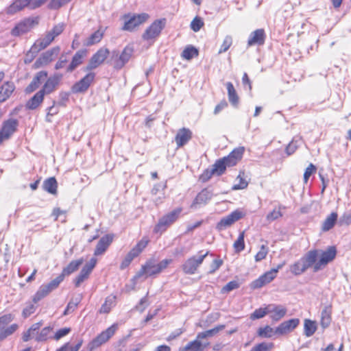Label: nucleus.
<instances>
[{"label": "nucleus", "mask_w": 351, "mask_h": 351, "mask_svg": "<svg viewBox=\"0 0 351 351\" xmlns=\"http://www.w3.org/2000/svg\"><path fill=\"white\" fill-rule=\"evenodd\" d=\"M300 324V319L298 318L291 319L282 322L275 329L277 335H282L287 334L294 330Z\"/></svg>", "instance_id": "aec40b11"}, {"label": "nucleus", "mask_w": 351, "mask_h": 351, "mask_svg": "<svg viewBox=\"0 0 351 351\" xmlns=\"http://www.w3.org/2000/svg\"><path fill=\"white\" fill-rule=\"evenodd\" d=\"M166 25V19H160L154 21L145 31L142 38L145 40H152L157 38Z\"/></svg>", "instance_id": "0eeeda50"}, {"label": "nucleus", "mask_w": 351, "mask_h": 351, "mask_svg": "<svg viewBox=\"0 0 351 351\" xmlns=\"http://www.w3.org/2000/svg\"><path fill=\"white\" fill-rule=\"evenodd\" d=\"M213 193L208 189H204L196 196L191 205L192 208H197L198 205L206 204L213 197Z\"/></svg>", "instance_id": "4be33fe9"}, {"label": "nucleus", "mask_w": 351, "mask_h": 351, "mask_svg": "<svg viewBox=\"0 0 351 351\" xmlns=\"http://www.w3.org/2000/svg\"><path fill=\"white\" fill-rule=\"evenodd\" d=\"M244 238H245V232H241L237 239L234 241L233 244V247L234 249L235 252L239 253L240 252L243 251L245 248V242H244Z\"/></svg>", "instance_id": "a18cd8bd"}, {"label": "nucleus", "mask_w": 351, "mask_h": 351, "mask_svg": "<svg viewBox=\"0 0 351 351\" xmlns=\"http://www.w3.org/2000/svg\"><path fill=\"white\" fill-rule=\"evenodd\" d=\"M191 138L192 132L189 128H182L178 130L175 137V141L178 147H181L186 145Z\"/></svg>", "instance_id": "b1692460"}, {"label": "nucleus", "mask_w": 351, "mask_h": 351, "mask_svg": "<svg viewBox=\"0 0 351 351\" xmlns=\"http://www.w3.org/2000/svg\"><path fill=\"white\" fill-rule=\"evenodd\" d=\"M95 74L94 73H88L79 82L75 83L71 87L73 93H81L86 92L94 81Z\"/></svg>", "instance_id": "dca6fc26"}, {"label": "nucleus", "mask_w": 351, "mask_h": 351, "mask_svg": "<svg viewBox=\"0 0 351 351\" xmlns=\"http://www.w3.org/2000/svg\"><path fill=\"white\" fill-rule=\"evenodd\" d=\"M42 326L41 322H38L32 324L31 327L25 332H24L23 335V340L24 341H28L30 339L33 337H36V335H37L38 333V330Z\"/></svg>", "instance_id": "f704fd0d"}, {"label": "nucleus", "mask_w": 351, "mask_h": 351, "mask_svg": "<svg viewBox=\"0 0 351 351\" xmlns=\"http://www.w3.org/2000/svg\"><path fill=\"white\" fill-rule=\"evenodd\" d=\"M65 26L66 25L64 23H60L54 25L53 27L49 31L53 34V36L56 38L63 32Z\"/></svg>", "instance_id": "338daca9"}, {"label": "nucleus", "mask_w": 351, "mask_h": 351, "mask_svg": "<svg viewBox=\"0 0 351 351\" xmlns=\"http://www.w3.org/2000/svg\"><path fill=\"white\" fill-rule=\"evenodd\" d=\"M18 125V121L14 119H10L3 122L0 131V144L3 141L10 138V136L16 132Z\"/></svg>", "instance_id": "2eb2a0df"}, {"label": "nucleus", "mask_w": 351, "mask_h": 351, "mask_svg": "<svg viewBox=\"0 0 351 351\" xmlns=\"http://www.w3.org/2000/svg\"><path fill=\"white\" fill-rule=\"evenodd\" d=\"M318 253L317 250H310L300 258L307 269L312 266L314 267L315 264L317 262Z\"/></svg>", "instance_id": "c85d7f7f"}, {"label": "nucleus", "mask_w": 351, "mask_h": 351, "mask_svg": "<svg viewBox=\"0 0 351 351\" xmlns=\"http://www.w3.org/2000/svg\"><path fill=\"white\" fill-rule=\"evenodd\" d=\"M317 330V323L309 319H305L304 322V334L306 337H311Z\"/></svg>", "instance_id": "4c0bfd02"}, {"label": "nucleus", "mask_w": 351, "mask_h": 351, "mask_svg": "<svg viewBox=\"0 0 351 351\" xmlns=\"http://www.w3.org/2000/svg\"><path fill=\"white\" fill-rule=\"evenodd\" d=\"M228 99L234 107H237L239 103V98L232 82L226 83Z\"/></svg>", "instance_id": "473e14b6"}, {"label": "nucleus", "mask_w": 351, "mask_h": 351, "mask_svg": "<svg viewBox=\"0 0 351 351\" xmlns=\"http://www.w3.org/2000/svg\"><path fill=\"white\" fill-rule=\"evenodd\" d=\"M268 252V247L265 245H262L260 248V250L255 255V261L256 262H258L264 259L266 257Z\"/></svg>", "instance_id": "0e129e2a"}, {"label": "nucleus", "mask_w": 351, "mask_h": 351, "mask_svg": "<svg viewBox=\"0 0 351 351\" xmlns=\"http://www.w3.org/2000/svg\"><path fill=\"white\" fill-rule=\"evenodd\" d=\"M58 106H58V105L56 106V102L53 101V105L47 109V113L46 120L47 121L51 122V120L49 119V117H52L58 113V112H59Z\"/></svg>", "instance_id": "774afa93"}, {"label": "nucleus", "mask_w": 351, "mask_h": 351, "mask_svg": "<svg viewBox=\"0 0 351 351\" xmlns=\"http://www.w3.org/2000/svg\"><path fill=\"white\" fill-rule=\"evenodd\" d=\"M245 148L243 147H239L235 148L230 154V158L234 159V162H238L243 157Z\"/></svg>", "instance_id": "5fc2aeb1"}, {"label": "nucleus", "mask_w": 351, "mask_h": 351, "mask_svg": "<svg viewBox=\"0 0 351 351\" xmlns=\"http://www.w3.org/2000/svg\"><path fill=\"white\" fill-rule=\"evenodd\" d=\"M103 36L104 32L100 29L97 30L84 41V45L89 47L95 45L101 41Z\"/></svg>", "instance_id": "72a5a7b5"}, {"label": "nucleus", "mask_w": 351, "mask_h": 351, "mask_svg": "<svg viewBox=\"0 0 351 351\" xmlns=\"http://www.w3.org/2000/svg\"><path fill=\"white\" fill-rule=\"evenodd\" d=\"M116 296L110 295L108 296L104 303L101 305L99 313H108L111 308L115 306Z\"/></svg>", "instance_id": "58836bf2"}, {"label": "nucleus", "mask_w": 351, "mask_h": 351, "mask_svg": "<svg viewBox=\"0 0 351 351\" xmlns=\"http://www.w3.org/2000/svg\"><path fill=\"white\" fill-rule=\"evenodd\" d=\"M70 332H71L70 328H62L58 330L55 332L54 335L53 337H51V338L58 341V340L60 339L61 338L66 336Z\"/></svg>", "instance_id": "69168bd1"}, {"label": "nucleus", "mask_w": 351, "mask_h": 351, "mask_svg": "<svg viewBox=\"0 0 351 351\" xmlns=\"http://www.w3.org/2000/svg\"><path fill=\"white\" fill-rule=\"evenodd\" d=\"M337 217L338 215L337 213L333 212L330 213L322 223V230L328 231L330 230L335 226Z\"/></svg>", "instance_id": "a19ab883"}, {"label": "nucleus", "mask_w": 351, "mask_h": 351, "mask_svg": "<svg viewBox=\"0 0 351 351\" xmlns=\"http://www.w3.org/2000/svg\"><path fill=\"white\" fill-rule=\"evenodd\" d=\"M134 52L133 47L126 46L120 53L118 51H113L111 55V62L117 69H121L130 60Z\"/></svg>", "instance_id": "39448f33"}, {"label": "nucleus", "mask_w": 351, "mask_h": 351, "mask_svg": "<svg viewBox=\"0 0 351 351\" xmlns=\"http://www.w3.org/2000/svg\"><path fill=\"white\" fill-rule=\"evenodd\" d=\"M53 330V328L51 326H47L43 328L40 332L36 335V340L37 341H46L49 337Z\"/></svg>", "instance_id": "c03bdc74"}, {"label": "nucleus", "mask_w": 351, "mask_h": 351, "mask_svg": "<svg viewBox=\"0 0 351 351\" xmlns=\"http://www.w3.org/2000/svg\"><path fill=\"white\" fill-rule=\"evenodd\" d=\"M226 165L223 159H220L213 165L212 170L214 172V173H216L218 176L221 175L223 173L226 169Z\"/></svg>", "instance_id": "8fccbe9b"}, {"label": "nucleus", "mask_w": 351, "mask_h": 351, "mask_svg": "<svg viewBox=\"0 0 351 351\" xmlns=\"http://www.w3.org/2000/svg\"><path fill=\"white\" fill-rule=\"evenodd\" d=\"M267 311V306L264 308H259L256 309L250 315V319L254 320L263 318L268 314Z\"/></svg>", "instance_id": "4d7b16f0"}, {"label": "nucleus", "mask_w": 351, "mask_h": 351, "mask_svg": "<svg viewBox=\"0 0 351 351\" xmlns=\"http://www.w3.org/2000/svg\"><path fill=\"white\" fill-rule=\"evenodd\" d=\"M55 38H56L53 36L50 31H48L44 34L43 37L36 40L34 45L31 47L30 49L27 53V59L29 58L28 62H31L32 59L40 51L49 46Z\"/></svg>", "instance_id": "f03ea898"}, {"label": "nucleus", "mask_w": 351, "mask_h": 351, "mask_svg": "<svg viewBox=\"0 0 351 351\" xmlns=\"http://www.w3.org/2000/svg\"><path fill=\"white\" fill-rule=\"evenodd\" d=\"M269 315L270 319L273 322H278L282 319L287 314V309L285 306L280 304H270L267 305V311Z\"/></svg>", "instance_id": "f3484780"}, {"label": "nucleus", "mask_w": 351, "mask_h": 351, "mask_svg": "<svg viewBox=\"0 0 351 351\" xmlns=\"http://www.w3.org/2000/svg\"><path fill=\"white\" fill-rule=\"evenodd\" d=\"M257 334L261 337L269 338L276 334V332L271 327L266 326L265 327L259 328L258 329Z\"/></svg>", "instance_id": "de8ad7c7"}, {"label": "nucleus", "mask_w": 351, "mask_h": 351, "mask_svg": "<svg viewBox=\"0 0 351 351\" xmlns=\"http://www.w3.org/2000/svg\"><path fill=\"white\" fill-rule=\"evenodd\" d=\"M117 329V325L113 324L101 332L90 343V349L94 350L107 342L114 335Z\"/></svg>", "instance_id": "ddd939ff"}, {"label": "nucleus", "mask_w": 351, "mask_h": 351, "mask_svg": "<svg viewBox=\"0 0 351 351\" xmlns=\"http://www.w3.org/2000/svg\"><path fill=\"white\" fill-rule=\"evenodd\" d=\"M62 77L61 74H55L49 77L40 90L44 95H49L56 90Z\"/></svg>", "instance_id": "6ab92c4d"}, {"label": "nucleus", "mask_w": 351, "mask_h": 351, "mask_svg": "<svg viewBox=\"0 0 351 351\" xmlns=\"http://www.w3.org/2000/svg\"><path fill=\"white\" fill-rule=\"evenodd\" d=\"M244 173H240L239 176H237L236 181L238 182L237 184H234L232 186L233 190H239V189H245L247 186V182L245 180V179L243 178Z\"/></svg>", "instance_id": "603ef678"}, {"label": "nucleus", "mask_w": 351, "mask_h": 351, "mask_svg": "<svg viewBox=\"0 0 351 351\" xmlns=\"http://www.w3.org/2000/svg\"><path fill=\"white\" fill-rule=\"evenodd\" d=\"M285 207L283 206H279L278 209L274 208L271 212L269 213L266 216V219L271 222L276 219H279L280 217H282V213L281 212V209H285Z\"/></svg>", "instance_id": "49530a36"}, {"label": "nucleus", "mask_w": 351, "mask_h": 351, "mask_svg": "<svg viewBox=\"0 0 351 351\" xmlns=\"http://www.w3.org/2000/svg\"><path fill=\"white\" fill-rule=\"evenodd\" d=\"M13 319L11 314L0 317V341L13 334L18 328L16 324L8 326Z\"/></svg>", "instance_id": "6e6552de"}, {"label": "nucleus", "mask_w": 351, "mask_h": 351, "mask_svg": "<svg viewBox=\"0 0 351 351\" xmlns=\"http://www.w3.org/2000/svg\"><path fill=\"white\" fill-rule=\"evenodd\" d=\"M274 346L273 343L263 342L254 346L252 351H269Z\"/></svg>", "instance_id": "6e6d98bb"}, {"label": "nucleus", "mask_w": 351, "mask_h": 351, "mask_svg": "<svg viewBox=\"0 0 351 351\" xmlns=\"http://www.w3.org/2000/svg\"><path fill=\"white\" fill-rule=\"evenodd\" d=\"M113 240V236L110 234H106L102 237L95 247L94 255L99 256L102 255L110 246Z\"/></svg>", "instance_id": "393cba45"}, {"label": "nucleus", "mask_w": 351, "mask_h": 351, "mask_svg": "<svg viewBox=\"0 0 351 351\" xmlns=\"http://www.w3.org/2000/svg\"><path fill=\"white\" fill-rule=\"evenodd\" d=\"M96 264L97 259L95 258H92L87 263L84 265L80 274L74 279L75 287H80L82 282L88 278L89 275L91 274L92 271L96 266Z\"/></svg>", "instance_id": "4468645a"}, {"label": "nucleus", "mask_w": 351, "mask_h": 351, "mask_svg": "<svg viewBox=\"0 0 351 351\" xmlns=\"http://www.w3.org/2000/svg\"><path fill=\"white\" fill-rule=\"evenodd\" d=\"M284 265L285 263L279 264L276 268L271 269V270L265 272L258 279L252 282V287L253 289H259L271 282L276 277L277 273L284 266Z\"/></svg>", "instance_id": "9b49d317"}, {"label": "nucleus", "mask_w": 351, "mask_h": 351, "mask_svg": "<svg viewBox=\"0 0 351 351\" xmlns=\"http://www.w3.org/2000/svg\"><path fill=\"white\" fill-rule=\"evenodd\" d=\"M45 95L39 90L26 104V108L29 110H35L43 101Z\"/></svg>", "instance_id": "c756f323"}, {"label": "nucleus", "mask_w": 351, "mask_h": 351, "mask_svg": "<svg viewBox=\"0 0 351 351\" xmlns=\"http://www.w3.org/2000/svg\"><path fill=\"white\" fill-rule=\"evenodd\" d=\"M64 280L62 276L59 275L55 279L52 280L49 283L45 285L49 291L51 293L53 290L57 289L59 285Z\"/></svg>", "instance_id": "864d4df0"}, {"label": "nucleus", "mask_w": 351, "mask_h": 351, "mask_svg": "<svg viewBox=\"0 0 351 351\" xmlns=\"http://www.w3.org/2000/svg\"><path fill=\"white\" fill-rule=\"evenodd\" d=\"M50 292L47 289V288L45 286V285H42L36 293L34 294L33 297V302L34 303L38 302L45 297H46L47 295H49Z\"/></svg>", "instance_id": "37998d69"}, {"label": "nucleus", "mask_w": 351, "mask_h": 351, "mask_svg": "<svg viewBox=\"0 0 351 351\" xmlns=\"http://www.w3.org/2000/svg\"><path fill=\"white\" fill-rule=\"evenodd\" d=\"M47 72L41 71L36 73L31 83L26 87L25 92L31 93L37 89L41 84V82L47 77Z\"/></svg>", "instance_id": "a878e982"}, {"label": "nucleus", "mask_w": 351, "mask_h": 351, "mask_svg": "<svg viewBox=\"0 0 351 351\" xmlns=\"http://www.w3.org/2000/svg\"><path fill=\"white\" fill-rule=\"evenodd\" d=\"M198 55V51L196 48L192 46H189L184 49L182 53V57L185 60H191L193 57Z\"/></svg>", "instance_id": "09e8293b"}, {"label": "nucleus", "mask_w": 351, "mask_h": 351, "mask_svg": "<svg viewBox=\"0 0 351 351\" xmlns=\"http://www.w3.org/2000/svg\"><path fill=\"white\" fill-rule=\"evenodd\" d=\"M181 212L182 208H178L164 215L160 219L158 224L154 228V231L156 232L165 231L167 227L174 223L178 219Z\"/></svg>", "instance_id": "9d476101"}, {"label": "nucleus", "mask_w": 351, "mask_h": 351, "mask_svg": "<svg viewBox=\"0 0 351 351\" xmlns=\"http://www.w3.org/2000/svg\"><path fill=\"white\" fill-rule=\"evenodd\" d=\"M148 18L149 15L146 13L134 15L128 21L125 22L123 29L124 30L132 31L136 27L145 22Z\"/></svg>", "instance_id": "412c9836"}, {"label": "nucleus", "mask_w": 351, "mask_h": 351, "mask_svg": "<svg viewBox=\"0 0 351 351\" xmlns=\"http://www.w3.org/2000/svg\"><path fill=\"white\" fill-rule=\"evenodd\" d=\"M45 191L51 194H56L58 184L55 178L51 177L46 179L43 184Z\"/></svg>", "instance_id": "c9c22d12"}, {"label": "nucleus", "mask_w": 351, "mask_h": 351, "mask_svg": "<svg viewBox=\"0 0 351 351\" xmlns=\"http://www.w3.org/2000/svg\"><path fill=\"white\" fill-rule=\"evenodd\" d=\"M84 261V260L83 258L71 261L66 267L63 268L62 273L60 275L62 276L63 278L66 276L71 275L79 269Z\"/></svg>", "instance_id": "cd10ccee"}, {"label": "nucleus", "mask_w": 351, "mask_h": 351, "mask_svg": "<svg viewBox=\"0 0 351 351\" xmlns=\"http://www.w3.org/2000/svg\"><path fill=\"white\" fill-rule=\"evenodd\" d=\"M85 49L77 51L73 56L71 64L67 67V72H72L83 62V58L86 56Z\"/></svg>", "instance_id": "bb28decb"}, {"label": "nucleus", "mask_w": 351, "mask_h": 351, "mask_svg": "<svg viewBox=\"0 0 351 351\" xmlns=\"http://www.w3.org/2000/svg\"><path fill=\"white\" fill-rule=\"evenodd\" d=\"M265 33L263 29H258L252 32L248 38L247 45L249 47L254 45H263L265 40Z\"/></svg>", "instance_id": "5701e85b"}, {"label": "nucleus", "mask_w": 351, "mask_h": 351, "mask_svg": "<svg viewBox=\"0 0 351 351\" xmlns=\"http://www.w3.org/2000/svg\"><path fill=\"white\" fill-rule=\"evenodd\" d=\"M319 257L317 262L314 265V271L322 269L328 263L331 262L336 256L337 250L334 246L329 247L326 250H317Z\"/></svg>", "instance_id": "423d86ee"}, {"label": "nucleus", "mask_w": 351, "mask_h": 351, "mask_svg": "<svg viewBox=\"0 0 351 351\" xmlns=\"http://www.w3.org/2000/svg\"><path fill=\"white\" fill-rule=\"evenodd\" d=\"M244 216V214L239 210H236L232 212L228 215L223 217L217 224V228L219 230H223L226 228L230 226L235 221L239 220Z\"/></svg>", "instance_id": "a211bd4d"}, {"label": "nucleus", "mask_w": 351, "mask_h": 351, "mask_svg": "<svg viewBox=\"0 0 351 351\" xmlns=\"http://www.w3.org/2000/svg\"><path fill=\"white\" fill-rule=\"evenodd\" d=\"M208 345V343H202L197 338L188 343L180 351H203L204 348Z\"/></svg>", "instance_id": "7c9ffc66"}, {"label": "nucleus", "mask_w": 351, "mask_h": 351, "mask_svg": "<svg viewBox=\"0 0 351 351\" xmlns=\"http://www.w3.org/2000/svg\"><path fill=\"white\" fill-rule=\"evenodd\" d=\"M71 1V0H51L49 3L48 7L52 10H57Z\"/></svg>", "instance_id": "680f3d73"}, {"label": "nucleus", "mask_w": 351, "mask_h": 351, "mask_svg": "<svg viewBox=\"0 0 351 351\" xmlns=\"http://www.w3.org/2000/svg\"><path fill=\"white\" fill-rule=\"evenodd\" d=\"M232 38L231 36H226L225 38H224V40H223V42L222 43V45H221V47L219 50V53H224L226 51H227L229 48L230 47V46L232 45Z\"/></svg>", "instance_id": "13d9d810"}, {"label": "nucleus", "mask_w": 351, "mask_h": 351, "mask_svg": "<svg viewBox=\"0 0 351 351\" xmlns=\"http://www.w3.org/2000/svg\"><path fill=\"white\" fill-rule=\"evenodd\" d=\"M208 254V251L204 253H203V251H200L198 254L187 258L182 265V269L184 273L191 275L195 274Z\"/></svg>", "instance_id": "7ed1b4c3"}, {"label": "nucleus", "mask_w": 351, "mask_h": 351, "mask_svg": "<svg viewBox=\"0 0 351 351\" xmlns=\"http://www.w3.org/2000/svg\"><path fill=\"white\" fill-rule=\"evenodd\" d=\"M307 268L305 267L301 259L293 263L290 266L291 272L295 276H299L304 273Z\"/></svg>", "instance_id": "79ce46f5"}, {"label": "nucleus", "mask_w": 351, "mask_h": 351, "mask_svg": "<svg viewBox=\"0 0 351 351\" xmlns=\"http://www.w3.org/2000/svg\"><path fill=\"white\" fill-rule=\"evenodd\" d=\"M14 90V85L11 82H6L0 88V102L5 101L12 95Z\"/></svg>", "instance_id": "2f4dec72"}, {"label": "nucleus", "mask_w": 351, "mask_h": 351, "mask_svg": "<svg viewBox=\"0 0 351 351\" xmlns=\"http://www.w3.org/2000/svg\"><path fill=\"white\" fill-rule=\"evenodd\" d=\"M300 140H301L300 138H294L288 144V145L287 146V147L285 149V152L288 156L293 154L296 151V149H298V147L299 146L298 143L300 141Z\"/></svg>", "instance_id": "3c124183"}, {"label": "nucleus", "mask_w": 351, "mask_h": 351, "mask_svg": "<svg viewBox=\"0 0 351 351\" xmlns=\"http://www.w3.org/2000/svg\"><path fill=\"white\" fill-rule=\"evenodd\" d=\"M136 257V256H135L132 252H129L124 258V259L123 260V261L121 262L120 265V269L122 270L125 269L130 265L131 262Z\"/></svg>", "instance_id": "e2e57ef3"}, {"label": "nucleus", "mask_w": 351, "mask_h": 351, "mask_svg": "<svg viewBox=\"0 0 351 351\" xmlns=\"http://www.w3.org/2000/svg\"><path fill=\"white\" fill-rule=\"evenodd\" d=\"M171 262V259H164L160 263H157L155 258H149L141 266V269L136 274L134 279L136 280L142 277L146 279L149 277L156 276L161 273L163 269H166Z\"/></svg>", "instance_id": "f257e3e1"}, {"label": "nucleus", "mask_w": 351, "mask_h": 351, "mask_svg": "<svg viewBox=\"0 0 351 351\" xmlns=\"http://www.w3.org/2000/svg\"><path fill=\"white\" fill-rule=\"evenodd\" d=\"M39 16L25 18L15 25L12 29L11 34L14 36H19L25 34L37 26L39 23Z\"/></svg>", "instance_id": "20e7f679"}, {"label": "nucleus", "mask_w": 351, "mask_h": 351, "mask_svg": "<svg viewBox=\"0 0 351 351\" xmlns=\"http://www.w3.org/2000/svg\"><path fill=\"white\" fill-rule=\"evenodd\" d=\"M203 25V21L200 17L198 16L195 17L191 23V28L195 32L199 31Z\"/></svg>", "instance_id": "052dcab7"}, {"label": "nucleus", "mask_w": 351, "mask_h": 351, "mask_svg": "<svg viewBox=\"0 0 351 351\" xmlns=\"http://www.w3.org/2000/svg\"><path fill=\"white\" fill-rule=\"evenodd\" d=\"M331 322V306H326L322 311L321 314V326L323 328H326L329 326Z\"/></svg>", "instance_id": "e433bc0d"}, {"label": "nucleus", "mask_w": 351, "mask_h": 351, "mask_svg": "<svg viewBox=\"0 0 351 351\" xmlns=\"http://www.w3.org/2000/svg\"><path fill=\"white\" fill-rule=\"evenodd\" d=\"M60 51V47L57 46L43 53L34 63V69H38L49 64L57 57Z\"/></svg>", "instance_id": "1a4fd4ad"}, {"label": "nucleus", "mask_w": 351, "mask_h": 351, "mask_svg": "<svg viewBox=\"0 0 351 351\" xmlns=\"http://www.w3.org/2000/svg\"><path fill=\"white\" fill-rule=\"evenodd\" d=\"M110 52L107 48H100L89 60L88 65L84 69V71H89L96 69L101 64L108 56Z\"/></svg>", "instance_id": "f8f14e48"}, {"label": "nucleus", "mask_w": 351, "mask_h": 351, "mask_svg": "<svg viewBox=\"0 0 351 351\" xmlns=\"http://www.w3.org/2000/svg\"><path fill=\"white\" fill-rule=\"evenodd\" d=\"M79 302H80V299H77V298L75 299V301H73V300L70 301L68 303L67 306L63 313V315H67L73 313L76 309Z\"/></svg>", "instance_id": "bf43d9fd"}, {"label": "nucleus", "mask_w": 351, "mask_h": 351, "mask_svg": "<svg viewBox=\"0 0 351 351\" xmlns=\"http://www.w3.org/2000/svg\"><path fill=\"white\" fill-rule=\"evenodd\" d=\"M149 242V240L147 237H143L142 239L140 240L136 243V245L131 249L130 252L137 257L147 247Z\"/></svg>", "instance_id": "ea45409f"}]
</instances>
